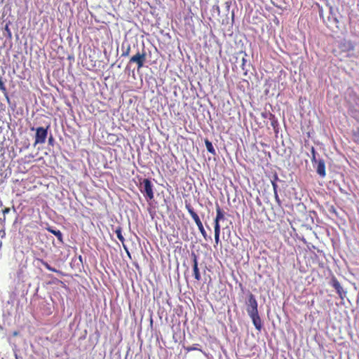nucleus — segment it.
I'll return each mask as SVG.
<instances>
[{
  "label": "nucleus",
  "mask_w": 359,
  "mask_h": 359,
  "mask_svg": "<svg viewBox=\"0 0 359 359\" xmlns=\"http://www.w3.org/2000/svg\"><path fill=\"white\" fill-rule=\"evenodd\" d=\"M140 189L147 200H152L154 198L153 185L150 180L147 178L143 179L140 183Z\"/></svg>",
  "instance_id": "obj_1"
},
{
  "label": "nucleus",
  "mask_w": 359,
  "mask_h": 359,
  "mask_svg": "<svg viewBox=\"0 0 359 359\" xmlns=\"http://www.w3.org/2000/svg\"><path fill=\"white\" fill-rule=\"evenodd\" d=\"M246 311L248 315L258 312V304L255 295L250 292L246 302Z\"/></svg>",
  "instance_id": "obj_2"
},
{
  "label": "nucleus",
  "mask_w": 359,
  "mask_h": 359,
  "mask_svg": "<svg viewBox=\"0 0 359 359\" xmlns=\"http://www.w3.org/2000/svg\"><path fill=\"white\" fill-rule=\"evenodd\" d=\"M146 52L142 49V52L138 51L135 55L130 57V63H136L137 69H140L144 66L146 61Z\"/></svg>",
  "instance_id": "obj_3"
},
{
  "label": "nucleus",
  "mask_w": 359,
  "mask_h": 359,
  "mask_svg": "<svg viewBox=\"0 0 359 359\" xmlns=\"http://www.w3.org/2000/svg\"><path fill=\"white\" fill-rule=\"evenodd\" d=\"M48 126L46 128L39 127L36 129L34 146L45 143L48 135Z\"/></svg>",
  "instance_id": "obj_4"
},
{
  "label": "nucleus",
  "mask_w": 359,
  "mask_h": 359,
  "mask_svg": "<svg viewBox=\"0 0 359 359\" xmlns=\"http://www.w3.org/2000/svg\"><path fill=\"white\" fill-rule=\"evenodd\" d=\"M185 208H186L187 210L188 211L189 214L191 215V218L195 222L196 226H198L200 224L201 225V224H203V223H202L199 216L198 215V214L194 211V209L191 206V205L190 203H186Z\"/></svg>",
  "instance_id": "obj_5"
},
{
  "label": "nucleus",
  "mask_w": 359,
  "mask_h": 359,
  "mask_svg": "<svg viewBox=\"0 0 359 359\" xmlns=\"http://www.w3.org/2000/svg\"><path fill=\"white\" fill-rule=\"evenodd\" d=\"M262 117L265 118H269L271 121V125L273 127L274 131L277 133V128L278 126V122L275 115L271 114V112H265L262 113Z\"/></svg>",
  "instance_id": "obj_6"
},
{
  "label": "nucleus",
  "mask_w": 359,
  "mask_h": 359,
  "mask_svg": "<svg viewBox=\"0 0 359 359\" xmlns=\"http://www.w3.org/2000/svg\"><path fill=\"white\" fill-rule=\"evenodd\" d=\"M249 316L251 318L252 323H253L254 326L255 327V328L258 331H260L262 328V320L259 316V312L250 314Z\"/></svg>",
  "instance_id": "obj_7"
},
{
  "label": "nucleus",
  "mask_w": 359,
  "mask_h": 359,
  "mask_svg": "<svg viewBox=\"0 0 359 359\" xmlns=\"http://www.w3.org/2000/svg\"><path fill=\"white\" fill-rule=\"evenodd\" d=\"M192 259H193V272L194 276L196 280H200L201 279L199 269L198 267V259L197 256L192 253Z\"/></svg>",
  "instance_id": "obj_8"
},
{
  "label": "nucleus",
  "mask_w": 359,
  "mask_h": 359,
  "mask_svg": "<svg viewBox=\"0 0 359 359\" xmlns=\"http://www.w3.org/2000/svg\"><path fill=\"white\" fill-rule=\"evenodd\" d=\"M216 217L214 220L221 222L226 219V212L222 210L218 203H216Z\"/></svg>",
  "instance_id": "obj_9"
},
{
  "label": "nucleus",
  "mask_w": 359,
  "mask_h": 359,
  "mask_svg": "<svg viewBox=\"0 0 359 359\" xmlns=\"http://www.w3.org/2000/svg\"><path fill=\"white\" fill-rule=\"evenodd\" d=\"M332 286L336 290L337 294L342 298L344 294V290L338 280L333 277L331 280Z\"/></svg>",
  "instance_id": "obj_10"
},
{
  "label": "nucleus",
  "mask_w": 359,
  "mask_h": 359,
  "mask_svg": "<svg viewBox=\"0 0 359 359\" xmlns=\"http://www.w3.org/2000/svg\"><path fill=\"white\" fill-rule=\"evenodd\" d=\"M317 163L316 172L322 177L326 175L325 165L323 160H319Z\"/></svg>",
  "instance_id": "obj_11"
},
{
  "label": "nucleus",
  "mask_w": 359,
  "mask_h": 359,
  "mask_svg": "<svg viewBox=\"0 0 359 359\" xmlns=\"http://www.w3.org/2000/svg\"><path fill=\"white\" fill-rule=\"evenodd\" d=\"M115 233L116 234V236L118 238V239L121 242V243L123 244V248L125 249H126V245H124V242H125V238L123 237V236L122 235V227L121 226H118L115 229Z\"/></svg>",
  "instance_id": "obj_12"
},
{
  "label": "nucleus",
  "mask_w": 359,
  "mask_h": 359,
  "mask_svg": "<svg viewBox=\"0 0 359 359\" xmlns=\"http://www.w3.org/2000/svg\"><path fill=\"white\" fill-rule=\"evenodd\" d=\"M47 230L49 232H50L51 233H53V235H55L57 237V238L60 241V242H61V243L63 242L62 233L60 230H55V229H52L51 227H48Z\"/></svg>",
  "instance_id": "obj_13"
},
{
  "label": "nucleus",
  "mask_w": 359,
  "mask_h": 359,
  "mask_svg": "<svg viewBox=\"0 0 359 359\" xmlns=\"http://www.w3.org/2000/svg\"><path fill=\"white\" fill-rule=\"evenodd\" d=\"M34 156L32 154H29L28 155H25L23 158L20 159L21 162L25 164H29L34 161Z\"/></svg>",
  "instance_id": "obj_14"
},
{
  "label": "nucleus",
  "mask_w": 359,
  "mask_h": 359,
  "mask_svg": "<svg viewBox=\"0 0 359 359\" xmlns=\"http://www.w3.org/2000/svg\"><path fill=\"white\" fill-rule=\"evenodd\" d=\"M205 144L208 151L213 155H215V154H216L215 149L212 142L206 139L205 140Z\"/></svg>",
  "instance_id": "obj_15"
},
{
  "label": "nucleus",
  "mask_w": 359,
  "mask_h": 359,
  "mask_svg": "<svg viewBox=\"0 0 359 359\" xmlns=\"http://www.w3.org/2000/svg\"><path fill=\"white\" fill-rule=\"evenodd\" d=\"M40 262L48 271L58 273H62L61 271L55 269V268H53L50 264H48L46 262L43 261V259H40Z\"/></svg>",
  "instance_id": "obj_16"
},
{
  "label": "nucleus",
  "mask_w": 359,
  "mask_h": 359,
  "mask_svg": "<svg viewBox=\"0 0 359 359\" xmlns=\"http://www.w3.org/2000/svg\"><path fill=\"white\" fill-rule=\"evenodd\" d=\"M198 346H199V344H193L191 346L185 347V350L187 352H190V351H200L202 352V350L201 348H199Z\"/></svg>",
  "instance_id": "obj_17"
},
{
  "label": "nucleus",
  "mask_w": 359,
  "mask_h": 359,
  "mask_svg": "<svg viewBox=\"0 0 359 359\" xmlns=\"http://www.w3.org/2000/svg\"><path fill=\"white\" fill-rule=\"evenodd\" d=\"M197 227H198L199 231L201 232V233L202 234L203 237L204 238V239L208 240V235H207V233L203 227V224H201H201L198 225Z\"/></svg>",
  "instance_id": "obj_18"
},
{
  "label": "nucleus",
  "mask_w": 359,
  "mask_h": 359,
  "mask_svg": "<svg viewBox=\"0 0 359 359\" xmlns=\"http://www.w3.org/2000/svg\"><path fill=\"white\" fill-rule=\"evenodd\" d=\"M353 140L354 142L359 143V128L355 131L353 132Z\"/></svg>",
  "instance_id": "obj_19"
},
{
  "label": "nucleus",
  "mask_w": 359,
  "mask_h": 359,
  "mask_svg": "<svg viewBox=\"0 0 359 359\" xmlns=\"http://www.w3.org/2000/svg\"><path fill=\"white\" fill-rule=\"evenodd\" d=\"M220 224L219 222L214 220V232L215 233H220Z\"/></svg>",
  "instance_id": "obj_20"
},
{
  "label": "nucleus",
  "mask_w": 359,
  "mask_h": 359,
  "mask_svg": "<svg viewBox=\"0 0 359 359\" xmlns=\"http://www.w3.org/2000/svg\"><path fill=\"white\" fill-rule=\"evenodd\" d=\"M345 43H346V49L348 51L353 50L354 49V45L351 41H347Z\"/></svg>",
  "instance_id": "obj_21"
},
{
  "label": "nucleus",
  "mask_w": 359,
  "mask_h": 359,
  "mask_svg": "<svg viewBox=\"0 0 359 359\" xmlns=\"http://www.w3.org/2000/svg\"><path fill=\"white\" fill-rule=\"evenodd\" d=\"M311 153H312V158H311V161L313 163H316L318 162V161L316 160V151H315V149L313 147H312L311 149Z\"/></svg>",
  "instance_id": "obj_22"
},
{
  "label": "nucleus",
  "mask_w": 359,
  "mask_h": 359,
  "mask_svg": "<svg viewBox=\"0 0 359 359\" xmlns=\"http://www.w3.org/2000/svg\"><path fill=\"white\" fill-rule=\"evenodd\" d=\"M219 236H220V233H215V248L219 243L220 241H219Z\"/></svg>",
  "instance_id": "obj_23"
},
{
  "label": "nucleus",
  "mask_w": 359,
  "mask_h": 359,
  "mask_svg": "<svg viewBox=\"0 0 359 359\" xmlns=\"http://www.w3.org/2000/svg\"><path fill=\"white\" fill-rule=\"evenodd\" d=\"M130 47L128 46V48H126V50L123 51L122 56L123 57L128 56L130 55Z\"/></svg>",
  "instance_id": "obj_24"
},
{
  "label": "nucleus",
  "mask_w": 359,
  "mask_h": 359,
  "mask_svg": "<svg viewBox=\"0 0 359 359\" xmlns=\"http://www.w3.org/2000/svg\"><path fill=\"white\" fill-rule=\"evenodd\" d=\"M0 90H2L3 91H6V88L4 86V82L2 81L1 79H0Z\"/></svg>",
  "instance_id": "obj_25"
},
{
  "label": "nucleus",
  "mask_w": 359,
  "mask_h": 359,
  "mask_svg": "<svg viewBox=\"0 0 359 359\" xmlns=\"http://www.w3.org/2000/svg\"><path fill=\"white\" fill-rule=\"evenodd\" d=\"M52 283H55V284L60 283V284H62V285H65V283H64L62 280H59V279H57V278H54V279L53 280Z\"/></svg>",
  "instance_id": "obj_26"
},
{
  "label": "nucleus",
  "mask_w": 359,
  "mask_h": 359,
  "mask_svg": "<svg viewBox=\"0 0 359 359\" xmlns=\"http://www.w3.org/2000/svg\"><path fill=\"white\" fill-rule=\"evenodd\" d=\"M11 211V209L10 208H5L4 209L2 210V213L3 215L5 216L6 214H8Z\"/></svg>",
  "instance_id": "obj_27"
},
{
  "label": "nucleus",
  "mask_w": 359,
  "mask_h": 359,
  "mask_svg": "<svg viewBox=\"0 0 359 359\" xmlns=\"http://www.w3.org/2000/svg\"><path fill=\"white\" fill-rule=\"evenodd\" d=\"M271 184H272V186H273V192L276 193V191H278L277 189H278V185L275 182H271Z\"/></svg>",
  "instance_id": "obj_28"
},
{
  "label": "nucleus",
  "mask_w": 359,
  "mask_h": 359,
  "mask_svg": "<svg viewBox=\"0 0 359 359\" xmlns=\"http://www.w3.org/2000/svg\"><path fill=\"white\" fill-rule=\"evenodd\" d=\"M274 196L276 198V200L279 203L280 202V199L278 198V191H276V193H274Z\"/></svg>",
  "instance_id": "obj_29"
},
{
  "label": "nucleus",
  "mask_w": 359,
  "mask_h": 359,
  "mask_svg": "<svg viewBox=\"0 0 359 359\" xmlns=\"http://www.w3.org/2000/svg\"><path fill=\"white\" fill-rule=\"evenodd\" d=\"M6 31H8L9 32V34L11 35V32H10L8 25L6 26Z\"/></svg>",
  "instance_id": "obj_30"
},
{
  "label": "nucleus",
  "mask_w": 359,
  "mask_h": 359,
  "mask_svg": "<svg viewBox=\"0 0 359 359\" xmlns=\"http://www.w3.org/2000/svg\"><path fill=\"white\" fill-rule=\"evenodd\" d=\"M52 140H53V137H50V139H49V142H52Z\"/></svg>",
  "instance_id": "obj_31"
}]
</instances>
